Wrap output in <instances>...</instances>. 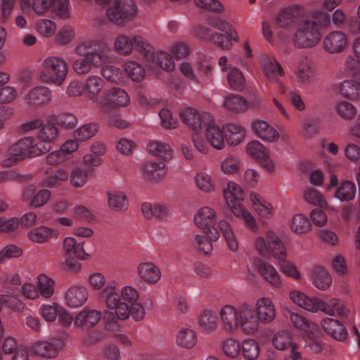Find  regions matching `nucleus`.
<instances>
[{"instance_id":"1","label":"nucleus","mask_w":360,"mask_h":360,"mask_svg":"<svg viewBox=\"0 0 360 360\" xmlns=\"http://www.w3.org/2000/svg\"><path fill=\"white\" fill-rule=\"evenodd\" d=\"M58 136V131L52 119L44 123L36 136H27L13 144L8 150L7 158L1 165L12 167L27 158H34L49 151Z\"/></svg>"},{"instance_id":"2","label":"nucleus","mask_w":360,"mask_h":360,"mask_svg":"<svg viewBox=\"0 0 360 360\" xmlns=\"http://www.w3.org/2000/svg\"><path fill=\"white\" fill-rule=\"evenodd\" d=\"M143 55L149 63V67L156 69L160 68L167 71H172L174 68L172 57L165 51H155L153 46L147 44L140 36H135L132 39L126 35H119L115 41L116 51L124 55L131 53L133 48Z\"/></svg>"},{"instance_id":"3","label":"nucleus","mask_w":360,"mask_h":360,"mask_svg":"<svg viewBox=\"0 0 360 360\" xmlns=\"http://www.w3.org/2000/svg\"><path fill=\"white\" fill-rule=\"evenodd\" d=\"M330 24V15L320 11H311L308 18L302 20L292 34V41L297 49L315 47L322 39L321 30Z\"/></svg>"},{"instance_id":"4","label":"nucleus","mask_w":360,"mask_h":360,"mask_svg":"<svg viewBox=\"0 0 360 360\" xmlns=\"http://www.w3.org/2000/svg\"><path fill=\"white\" fill-rule=\"evenodd\" d=\"M75 53L81 56L72 63V68L78 75H86L92 68L103 65L110 59V48L101 40L84 41L75 48Z\"/></svg>"},{"instance_id":"5","label":"nucleus","mask_w":360,"mask_h":360,"mask_svg":"<svg viewBox=\"0 0 360 360\" xmlns=\"http://www.w3.org/2000/svg\"><path fill=\"white\" fill-rule=\"evenodd\" d=\"M215 212L209 207H202L194 218L198 227L203 229L211 240H217L219 231L223 234L227 245L231 251H236L238 243L230 224L225 220H221L216 224Z\"/></svg>"},{"instance_id":"6","label":"nucleus","mask_w":360,"mask_h":360,"mask_svg":"<svg viewBox=\"0 0 360 360\" xmlns=\"http://www.w3.org/2000/svg\"><path fill=\"white\" fill-rule=\"evenodd\" d=\"M255 247L259 255L263 257L272 255L280 265L283 274L294 278H298L300 274L295 266L285 259V248L273 231L269 230L265 233V238L257 237L255 240Z\"/></svg>"},{"instance_id":"7","label":"nucleus","mask_w":360,"mask_h":360,"mask_svg":"<svg viewBox=\"0 0 360 360\" xmlns=\"http://www.w3.org/2000/svg\"><path fill=\"white\" fill-rule=\"evenodd\" d=\"M291 300L300 307L310 311L321 310L332 315L336 311L338 315L346 316L349 311L345 308L342 301L337 298H332L326 303L314 296H308L307 294H290Z\"/></svg>"},{"instance_id":"8","label":"nucleus","mask_w":360,"mask_h":360,"mask_svg":"<svg viewBox=\"0 0 360 360\" xmlns=\"http://www.w3.org/2000/svg\"><path fill=\"white\" fill-rule=\"evenodd\" d=\"M224 198L233 213L243 219L247 227L253 232H257L258 226L254 217L242 206L245 193L239 185L230 182L224 191Z\"/></svg>"},{"instance_id":"9","label":"nucleus","mask_w":360,"mask_h":360,"mask_svg":"<svg viewBox=\"0 0 360 360\" xmlns=\"http://www.w3.org/2000/svg\"><path fill=\"white\" fill-rule=\"evenodd\" d=\"M210 25L224 32V34L217 32L211 33L210 30L202 27L203 34L200 36L202 39H209L221 49L227 50L231 48L233 41H237L238 40L236 32L225 20L214 18L211 20Z\"/></svg>"},{"instance_id":"10","label":"nucleus","mask_w":360,"mask_h":360,"mask_svg":"<svg viewBox=\"0 0 360 360\" xmlns=\"http://www.w3.org/2000/svg\"><path fill=\"white\" fill-rule=\"evenodd\" d=\"M44 68L39 74L43 82L53 83L56 86L62 84L68 74V65L61 58L49 56L43 62Z\"/></svg>"},{"instance_id":"11","label":"nucleus","mask_w":360,"mask_h":360,"mask_svg":"<svg viewBox=\"0 0 360 360\" xmlns=\"http://www.w3.org/2000/svg\"><path fill=\"white\" fill-rule=\"evenodd\" d=\"M137 11L134 0H115L113 4L107 9L106 15L110 21L123 25L133 20Z\"/></svg>"},{"instance_id":"12","label":"nucleus","mask_w":360,"mask_h":360,"mask_svg":"<svg viewBox=\"0 0 360 360\" xmlns=\"http://www.w3.org/2000/svg\"><path fill=\"white\" fill-rule=\"evenodd\" d=\"M139 294H107L105 300L108 309H115L120 320H126L129 316V306L127 303L137 300Z\"/></svg>"},{"instance_id":"13","label":"nucleus","mask_w":360,"mask_h":360,"mask_svg":"<svg viewBox=\"0 0 360 360\" xmlns=\"http://www.w3.org/2000/svg\"><path fill=\"white\" fill-rule=\"evenodd\" d=\"M130 103L127 93L120 88H111L96 98V103L105 110L117 107H125Z\"/></svg>"},{"instance_id":"14","label":"nucleus","mask_w":360,"mask_h":360,"mask_svg":"<svg viewBox=\"0 0 360 360\" xmlns=\"http://www.w3.org/2000/svg\"><path fill=\"white\" fill-rule=\"evenodd\" d=\"M63 245L67 254L66 262L70 268L76 271L79 267V264L72 261L71 258L75 257L79 259H89L90 255L86 253L83 248L82 243H77L75 239L72 237H67L64 239Z\"/></svg>"},{"instance_id":"15","label":"nucleus","mask_w":360,"mask_h":360,"mask_svg":"<svg viewBox=\"0 0 360 360\" xmlns=\"http://www.w3.org/2000/svg\"><path fill=\"white\" fill-rule=\"evenodd\" d=\"M314 77L311 60L307 56H302L293 70L292 79L300 86H304L312 83Z\"/></svg>"},{"instance_id":"16","label":"nucleus","mask_w":360,"mask_h":360,"mask_svg":"<svg viewBox=\"0 0 360 360\" xmlns=\"http://www.w3.org/2000/svg\"><path fill=\"white\" fill-rule=\"evenodd\" d=\"M184 123L194 130L200 129L212 121V115L207 112L200 113L193 108H186L180 112Z\"/></svg>"},{"instance_id":"17","label":"nucleus","mask_w":360,"mask_h":360,"mask_svg":"<svg viewBox=\"0 0 360 360\" xmlns=\"http://www.w3.org/2000/svg\"><path fill=\"white\" fill-rule=\"evenodd\" d=\"M305 11L302 6L292 5L283 8L277 15V24L282 27H289L303 20Z\"/></svg>"},{"instance_id":"18","label":"nucleus","mask_w":360,"mask_h":360,"mask_svg":"<svg viewBox=\"0 0 360 360\" xmlns=\"http://www.w3.org/2000/svg\"><path fill=\"white\" fill-rule=\"evenodd\" d=\"M240 325L247 334L254 333L258 328L259 319L253 305L243 303L239 307Z\"/></svg>"},{"instance_id":"19","label":"nucleus","mask_w":360,"mask_h":360,"mask_svg":"<svg viewBox=\"0 0 360 360\" xmlns=\"http://www.w3.org/2000/svg\"><path fill=\"white\" fill-rule=\"evenodd\" d=\"M289 318L292 324L297 329L304 330L310 340H315L319 336L321 331L319 326L298 313L288 311L285 315Z\"/></svg>"},{"instance_id":"20","label":"nucleus","mask_w":360,"mask_h":360,"mask_svg":"<svg viewBox=\"0 0 360 360\" xmlns=\"http://www.w3.org/2000/svg\"><path fill=\"white\" fill-rule=\"evenodd\" d=\"M338 179L335 175H331L330 179V185L327 189L330 191L335 188V196L340 201H349L354 199L356 193V186L354 183L349 181H343L340 186L338 187Z\"/></svg>"},{"instance_id":"21","label":"nucleus","mask_w":360,"mask_h":360,"mask_svg":"<svg viewBox=\"0 0 360 360\" xmlns=\"http://www.w3.org/2000/svg\"><path fill=\"white\" fill-rule=\"evenodd\" d=\"M141 172L146 180L158 183L165 178L167 167L163 161H149L142 165Z\"/></svg>"},{"instance_id":"22","label":"nucleus","mask_w":360,"mask_h":360,"mask_svg":"<svg viewBox=\"0 0 360 360\" xmlns=\"http://www.w3.org/2000/svg\"><path fill=\"white\" fill-rule=\"evenodd\" d=\"M347 44V35L341 31H333L323 39L324 50L330 53L342 52Z\"/></svg>"},{"instance_id":"23","label":"nucleus","mask_w":360,"mask_h":360,"mask_svg":"<svg viewBox=\"0 0 360 360\" xmlns=\"http://www.w3.org/2000/svg\"><path fill=\"white\" fill-rule=\"evenodd\" d=\"M101 319V313L95 309L80 311L74 320L75 326L82 331H89L98 324Z\"/></svg>"},{"instance_id":"24","label":"nucleus","mask_w":360,"mask_h":360,"mask_svg":"<svg viewBox=\"0 0 360 360\" xmlns=\"http://www.w3.org/2000/svg\"><path fill=\"white\" fill-rule=\"evenodd\" d=\"M50 198L51 192L49 190L41 189L35 193V187L32 185L27 186L22 194L23 200L32 207L43 206Z\"/></svg>"},{"instance_id":"25","label":"nucleus","mask_w":360,"mask_h":360,"mask_svg":"<svg viewBox=\"0 0 360 360\" xmlns=\"http://www.w3.org/2000/svg\"><path fill=\"white\" fill-rule=\"evenodd\" d=\"M255 266L262 278L270 285L279 288L281 285L280 276L276 269L270 264L261 259L255 260Z\"/></svg>"},{"instance_id":"26","label":"nucleus","mask_w":360,"mask_h":360,"mask_svg":"<svg viewBox=\"0 0 360 360\" xmlns=\"http://www.w3.org/2000/svg\"><path fill=\"white\" fill-rule=\"evenodd\" d=\"M55 281L48 276L41 274L37 276V285L26 283L22 286L21 292H54Z\"/></svg>"},{"instance_id":"27","label":"nucleus","mask_w":360,"mask_h":360,"mask_svg":"<svg viewBox=\"0 0 360 360\" xmlns=\"http://www.w3.org/2000/svg\"><path fill=\"white\" fill-rule=\"evenodd\" d=\"M292 337L288 330H281L277 332L273 338L272 342L276 349L281 351L290 349L289 354L285 356L284 359L293 356V352H299L297 344L292 343Z\"/></svg>"},{"instance_id":"28","label":"nucleus","mask_w":360,"mask_h":360,"mask_svg":"<svg viewBox=\"0 0 360 360\" xmlns=\"http://www.w3.org/2000/svg\"><path fill=\"white\" fill-rule=\"evenodd\" d=\"M262 67L264 75L270 82H278L279 78L285 74L281 64L275 58L269 56L263 57Z\"/></svg>"},{"instance_id":"29","label":"nucleus","mask_w":360,"mask_h":360,"mask_svg":"<svg viewBox=\"0 0 360 360\" xmlns=\"http://www.w3.org/2000/svg\"><path fill=\"white\" fill-rule=\"evenodd\" d=\"M139 277L146 283L151 285L156 284L161 278L160 269L153 262H141L137 267Z\"/></svg>"},{"instance_id":"30","label":"nucleus","mask_w":360,"mask_h":360,"mask_svg":"<svg viewBox=\"0 0 360 360\" xmlns=\"http://www.w3.org/2000/svg\"><path fill=\"white\" fill-rule=\"evenodd\" d=\"M321 326L329 335L338 341L345 340L348 335L346 328L337 319H324L321 321Z\"/></svg>"},{"instance_id":"31","label":"nucleus","mask_w":360,"mask_h":360,"mask_svg":"<svg viewBox=\"0 0 360 360\" xmlns=\"http://www.w3.org/2000/svg\"><path fill=\"white\" fill-rule=\"evenodd\" d=\"M252 127L255 134L265 141L275 142L279 138L277 130L265 121H255Z\"/></svg>"},{"instance_id":"32","label":"nucleus","mask_w":360,"mask_h":360,"mask_svg":"<svg viewBox=\"0 0 360 360\" xmlns=\"http://www.w3.org/2000/svg\"><path fill=\"white\" fill-rule=\"evenodd\" d=\"M206 137L212 146L216 149L220 150L224 147V139L223 129H221L215 124L213 117L212 121L206 126Z\"/></svg>"},{"instance_id":"33","label":"nucleus","mask_w":360,"mask_h":360,"mask_svg":"<svg viewBox=\"0 0 360 360\" xmlns=\"http://www.w3.org/2000/svg\"><path fill=\"white\" fill-rule=\"evenodd\" d=\"M256 314L262 323L271 322L276 316L274 306L269 298L262 297L257 302Z\"/></svg>"},{"instance_id":"34","label":"nucleus","mask_w":360,"mask_h":360,"mask_svg":"<svg viewBox=\"0 0 360 360\" xmlns=\"http://www.w3.org/2000/svg\"><path fill=\"white\" fill-rule=\"evenodd\" d=\"M237 314L236 309L231 305H225L221 309V319L226 331L233 332L238 328L239 321Z\"/></svg>"},{"instance_id":"35","label":"nucleus","mask_w":360,"mask_h":360,"mask_svg":"<svg viewBox=\"0 0 360 360\" xmlns=\"http://www.w3.org/2000/svg\"><path fill=\"white\" fill-rule=\"evenodd\" d=\"M25 101L30 105L46 104L50 101V91L44 86H36L27 93Z\"/></svg>"},{"instance_id":"36","label":"nucleus","mask_w":360,"mask_h":360,"mask_svg":"<svg viewBox=\"0 0 360 360\" xmlns=\"http://www.w3.org/2000/svg\"><path fill=\"white\" fill-rule=\"evenodd\" d=\"M225 139L229 145L236 146L244 139L245 131L244 128L236 124L229 123L223 126Z\"/></svg>"},{"instance_id":"37","label":"nucleus","mask_w":360,"mask_h":360,"mask_svg":"<svg viewBox=\"0 0 360 360\" xmlns=\"http://www.w3.org/2000/svg\"><path fill=\"white\" fill-rule=\"evenodd\" d=\"M58 231L45 226H41L32 229L28 233L29 238L34 243H43L49 241L51 238H57Z\"/></svg>"},{"instance_id":"38","label":"nucleus","mask_w":360,"mask_h":360,"mask_svg":"<svg viewBox=\"0 0 360 360\" xmlns=\"http://www.w3.org/2000/svg\"><path fill=\"white\" fill-rule=\"evenodd\" d=\"M314 285L320 290H326L332 283V278L321 266H316L312 269Z\"/></svg>"},{"instance_id":"39","label":"nucleus","mask_w":360,"mask_h":360,"mask_svg":"<svg viewBox=\"0 0 360 360\" xmlns=\"http://www.w3.org/2000/svg\"><path fill=\"white\" fill-rule=\"evenodd\" d=\"M105 84L102 78L97 75L89 77L84 85V94L91 100L98 98V95L101 91Z\"/></svg>"},{"instance_id":"40","label":"nucleus","mask_w":360,"mask_h":360,"mask_svg":"<svg viewBox=\"0 0 360 360\" xmlns=\"http://www.w3.org/2000/svg\"><path fill=\"white\" fill-rule=\"evenodd\" d=\"M250 199L252 202V206L257 213L263 218H269L272 215V206L271 205L260 198L256 193H251Z\"/></svg>"},{"instance_id":"41","label":"nucleus","mask_w":360,"mask_h":360,"mask_svg":"<svg viewBox=\"0 0 360 360\" xmlns=\"http://www.w3.org/2000/svg\"><path fill=\"white\" fill-rule=\"evenodd\" d=\"M109 207L115 212H122L127 209L128 199L124 193L122 191H112L108 193Z\"/></svg>"},{"instance_id":"42","label":"nucleus","mask_w":360,"mask_h":360,"mask_svg":"<svg viewBox=\"0 0 360 360\" xmlns=\"http://www.w3.org/2000/svg\"><path fill=\"white\" fill-rule=\"evenodd\" d=\"M141 210L143 215L147 219L157 218L163 219L167 215L168 210L162 205L151 204L149 202H144L141 205Z\"/></svg>"},{"instance_id":"43","label":"nucleus","mask_w":360,"mask_h":360,"mask_svg":"<svg viewBox=\"0 0 360 360\" xmlns=\"http://www.w3.org/2000/svg\"><path fill=\"white\" fill-rule=\"evenodd\" d=\"M225 108L232 112H243L248 108L247 101L239 95L231 94L224 99Z\"/></svg>"},{"instance_id":"44","label":"nucleus","mask_w":360,"mask_h":360,"mask_svg":"<svg viewBox=\"0 0 360 360\" xmlns=\"http://www.w3.org/2000/svg\"><path fill=\"white\" fill-rule=\"evenodd\" d=\"M32 351L37 355L46 358L56 357L58 353L56 347L47 341L34 343L32 347Z\"/></svg>"},{"instance_id":"45","label":"nucleus","mask_w":360,"mask_h":360,"mask_svg":"<svg viewBox=\"0 0 360 360\" xmlns=\"http://www.w3.org/2000/svg\"><path fill=\"white\" fill-rule=\"evenodd\" d=\"M69 174L67 171L61 169L56 170L53 173L48 175L43 181L42 186L50 188L60 186L63 182L68 180Z\"/></svg>"},{"instance_id":"46","label":"nucleus","mask_w":360,"mask_h":360,"mask_svg":"<svg viewBox=\"0 0 360 360\" xmlns=\"http://www.w3.org/2000/svg\"><path fill=\"white\" fill-rule=\"evenodd\" d=\"M340 94L350 100H356L360 98V84L354 80H345L340 86Z\"/></svg>"},{"instance_id":"47","label":"nucleus","mask_w":360,"mask_h":360,"mask_svg":"<svg viewBox=\"0 0 360 360\" xmlns=\"http://www.w3.org/2000/svg\"><path fill=\"white\" fill-rule=\"evenodd\" d=\"M3 304L17 312H22L25 308L23 299L13 295L0 294V309Z\"/></svg>"},{"instance_id":"48","label":"nucleus","mask_w":360,"mask_h":360,"mask_svg":"<svg viewBox=\"0 0 360 360\" xmlns=\"http://www.w3.org/2000/svg\"><path fill=\"white\" fill-rule=\"evenodd\" d=\"M125 74L134 82H141L145 77L146 71L141 65L135 61H127L124 65Z\"/></svg>"},{"instance_id":"49","label":"nucleus","mask_w":360,"mask_h":360,"mask_svg":"<svg viewBox=\"0 0 360 360\" xmlns=\"http://www.w3.org/2000/svg\"><path fill=\"white\" fill-rule=\"evenodd\" d=\"M148 150L151 154L164 160H168L172 156L169 145L164 142L153 141L148 143Z\"/></svg>"},{"instance_id":"50","label":"nucleus","mask_w":360,"mask_h":360,"mask_svg":"<svg viewBox=\"0 0 360 360\" xmlns=\"http://www.w3.org/2000/svg\"><path fill=\"white\" fill-rule=\"evenodd\" d=\"M227 80L230 86L235 90H242L245 86V77L243 72L236 67H230Z\"/></svg>"},{"instance_id":"51","label":"nucleus","mask_w":360,"mask_h":360,"mask_svg":"<svg viewBox=\"0 0 360 360\" xmlns=\"http://www.w3.org/2000/svg\"><path fill=\"white\" fill-rule=\"evenodd\" d=\"M91 174L88 169L84 166H77L75 167L70 176L72 185L75 187H82L87 181L89 176Z\"/></svg>"},{"instance_id":"52","label":"nucleus","mask_w":360,"mask_h":360,"mask_svg":"<svg viewBox=\"0 0 360 360\" xmlns=\"http://www.w3.org/2000/svg\"><path fill=\"white\" fill-rule=\"evenodd\" d=\"M176 342L181 347L191 349L196 344L197 337L195 332L192 330L183 328L178 333Z\"/></svg>"},{"instance_id":"53","label":"nucleus","mask_w":360,"mask_h":360,"mask_svg":"<svg viewBox=\"0 0 360 360\" xmlns=\"http://www.w3.org/2000/svg\"><path fill=\"white\" fill-rule=\"evenodd\" d=\"M22 6L24 8L32 7L34 12L39 15H42L51 10V0H20Z\"/></svg>"},{"instance_id":"54","label":"nucleus","mask_w":360,"mask_h":360,"mask_svg":"<svg viewBox=\"0 0 360 360\" xmlns=\"http://www.w3.org/2000/svg\"><path fill=\"white\" fill-rule=\"evenodd\" d=\"M200 326L205 330H213L217 327V316L210 310L204 311L198 318Z\"/></svg>"},{"instance_id":"55","label":"nucleus","mask_w":360,"mask_h":360,"mask_svg":"<svg viewBox=\"0 0 360 360\" xmlns=\"http://www.w3.org/2000/svg\"><path fill=\"white\" fill-rule=\"evenodd\" d=\"M98 131L96 123L84 124L74 131V138L79 141H84L94 136Z\"/></svg>"},{"instance_id":"56","label":"nucleus","mask_w":360,"mask_h":360,"mask_svg":"<svg viewBox=\"0 0 360 360\" xmlns=\"http://www.w3.org/2000/svg\"><path fill=\"white\" fill-rule=\"evenodd\" d=\"M241 348L243 356L247 360H255L259 356V347L254 340H245Z\"/></svg>"},{"instance_id":"57","label":"nucleus","mask_w":360,"mask_h":360,"mask_svg":"<svg viewBox=\"0 0 360 360\" xmlns=\"http://www.w3.org/2000/svg\"><path fill=\"white\" fill-rule=\"evenodd\" d=\"M51 11L56 16L62 19H67L70 17L69 0H51Z\"/></svg>"},{"instance_id":"58","label":"nucleus","mask_w":360,"mask_h":360,"mask_svg":"<svg viewBox=\"0 0 360 360\" xmlns=\"http://www.w3.org/2000/svg\"><path fill=\"white\" fill-rule=\"evenodd\" d=\"M310 227V222L304 215L298 214L294 216L291 222V229L297 233L307 232Z\"/></svg>"},{"instance_id":"59","label":"nucleus","mask_w":360,"mask_h":360,"mask_svg":"<svg viewBox=\"0 0 360 360\" xmlns=\"http://www.w3.org/2000/svg\"><path fill=\"white\" fill-rule=\"evenodd\" d=\"M51 119L56 124L65 129H72L77 123L76 116L71 113H63L57 116H53Z\"/></svg>"},{"instance_id":"60","label":"nucleus","mask_w":360,"mask_h":360,"mask_svg":"<svg viewBox=\"0 0 360 360\" xmlns=\"http://www.w3.org/2000/svg\"><path fill=\"white\" fill-rule=\"evenodd\" d=\"M37 31L45 37H51L56 30V23L48 19H41L36 23Z\"/></svg>"},{"instance_id":"61","label":"nucleus","mask_w":360,"mask_h":360,"mask_svg":"<svg viewBox=\"0 0 360 360\" xmlns=\"http://www.w3.org/2000/svg\"><path fill=\"white\" fill-rule=\"evenodd\" d=\"M101 74L107 80L119 83L122 81V72L114 65H105L102 68Z\"/></svg>"},{"instance_id":"62","label":"nucleus","mask_w":360,"mask_h":360,"mask_svg":"<svg viewBox=\"0 0 360 360\" xmlns=\"http://www.w3.org/2000/svg\"><path fill=\"white\" fill-rule=\"evenodd\" d=\"M336 110L338 115L345 120L352 119L356 113V108L347 101L340 102L336 107Z\"/></svg>"},{"instance_id":"63","label":"nucleus","mask_w":360,"mask_h":360,"mask_svg":"<svg viewBox=\"0 0 360 360\" xmlns=\"http://www.w3.org/2000/svg\"><path fill=\"white\" fill-rule=\"evenodd\" d=\"M195 180L197 186L204 192H210L214 189V184L211 177L206 173L197 174Z\"/></svg>"},{"instance_id":"64","label":"nucleus","mask_w":360,"mask_h":360,"mask_svg":"<svg viewBox=\"0 0 360 360\" xmlns=\"http://www.w3.org/2000/svg\"><path fill=\"white\" fill-rule=\"evenodd\" d=\"M248 154L259 160L264 158L268 153L266 148L258 141L250 142L247 146Z\"/></svg>"}]
</instances>
